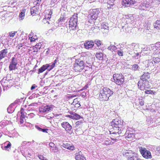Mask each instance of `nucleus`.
Masks as SVG:
<instances>
[{"label": "nucleus", "instance_id": "nucleus-1", "mask_svg": "<svg viewBox=\"0 0 160 160\" xmlns=\"http://www.w3.org/2000/svg\"><path fill=\"white\" fill-rule=\"evenodd\" d=\"M124 123L122 120H119L118 118L114 119L111 123V125L113 129L117 131H118L117 133L121 136H123L125 132V130L122 128Z\"/></svg>", "mask_w": 160, "mask_h": 160}, {"label": "nucleus", "instance_id": "nucleus-2", "mask_svg": "<svg viewBox=\"0 0 160 160\" xmlns=\"http://www.w3.org/2000/svg\"><path fill=\"white\" fill-rule=\"evenodd\" d=\"M113 92L108 88H101L100 91L99 98L100 100L108 101L113 94Z\"/></svg>", "mask_w": 160, "mask_h": 160}, {"label": "nucleus", "instance_id": "nucleus-3", "mask_svg": "<svg viewBox=\"0 0 160 160\" xmlns=\"http://www.w3.org/2000/svg\"><path fill=\"white\" fill-rule=\"evenodd\" d=\"M86 57L81 56L76 60L73 66V69L75 72H81L84 68L85 65V61Z\"/></svg>", "mask_w": 160, "mask_h": 160}, {"label": "nucleus", "instance_id": "nucleus-4", "mask_svg": "<svg viewBox=\"0 0 160 160\" xmlns=\"http://www.w3.org/2000/svg\"><path fill=\"white\" fill-rule=\"evenodd\" d=\"M78 22V14L75 13L70 19L69 24V29L72 30L76 29Z\"/></svg>", "mask_w": 160, "mask_h": 160}, {"label": "nucleus", "instance_id": "nucleus-5", "mask_svg": "<svg viewBox=\"0 0 160 160\" xmlns=\"http://www.w3.org/2000/svg\"><path fill=\"white\" fill-rule=\"evenodd\" d=\"M113 79L115 82L118 85H120L124 82V77L122 74H114L113 75Z\"/></svg>", "mask_w": 160, "mask_h": 160}, {"label": "nucleus", "instance_id": "nucleus-6", "mask_svg": "<svg viewBox=\"0 0 160 160\" xmlns=\"http://www.w3.org/2000/svg\"><path fill=\"white\" fill-rule=\"evenodd\" d=\"M54 107L53 105H48L39 108V111L40 112L42 113L45 112L48 113L49 112L52 111Z\"/></svg>", "mask_w": 160, "mask_h": 160}, {"label": "nucleus", "instance_id": "nucleus-7", "mask_svg": "<svg viewBox=\"0 0 160 160\" xmlns=\"http://www.w3.org/2000/svg\"><path fill=\"white\" fill-rule=\"evenodd\" d=\"M100 12L98 9L91 10L89 12V17L92 20H96L98 17Z\"/></svg>", "mask_w": 160, "mask_h": 160}, {"label": "nucleus", "instance_id": "nucleus-8", "mask_svg": "<svg viewBox=\"0 0 160 160\" xmlns=\"http://www.w3.org/2000/svg\"><path fill=\"white\" fill-rule=\"evenodd\" d=\"M52 14L51 10H48L47 11L46 14L45 16V18L43 20V22L44 23H48V24H52V22L50 20L51 18V15Z\"/></svg>", "mask_w": 160, "mask_h": 160}, {"label": "nucleus", "instance_id": "nucleus-9", "mask_svg": "<svg viewBox=\"0 0 160 160\" xmlns=\"http://www.w3.org/2000/svg\"><path fill=\"white\" fill-rule=\"evenodd\" d=\"M18 63L17 58L15 57L12 58L9 67V70L12 71L15 69Z\"/></svg>", "mask_w": 160, "mask_h": 160}, {"label": "nucleus", "instance_id": "nucleus-10", "mask_svg": "<svg viewBox=\"0 0 160 160\" xmlns=\"http://www.w3.org/2000/svg\"><path fill=\"white\" fill-rule=\"evenodd\" d=\"M148 82H144L139 80L138 82V86L139 88L142 90L147 89L148 88Z\"/></svg>", "mask_w": 160, "mask_h": 160}, {"label": "nucleus", "instance_id": "nucleus-11", "mask_svg": "<svg viewBox=\"0 0 160 160\" xmlns=\"http://www.w3.org/2000/svg\"><path fill=\"white\" fill-rule=\"evenodd\" d=\"M61 126L67 132L72 131V126L67 122H63L61 124Z\"/></svg>", "mask_w": 160, "mask_h": 160}, {"label": "nucleus", "instance_id": "nucleus-12", "mask_svg": "<svg viewBox=\"0 0 160 160\" xmlns=\"http://www.w3.org/2000/svg\"><path fill=\"white\" fill-rule=\"evenodd\" d=\"M137 149H138V148H139V150H147V149H148V150H154L156 148V147L155 146H152V145H149L148 146H146V148L144 146H143L139 144L137 145Z\"/></svg>", "mask_w": 160, "mask_h": 160}, {"label": "nucleus", "instance_id": "nucleus-13", "mask_svg": "<svg viewBox=\"0 0 160 160\" xmlns=\"http://www.w3.org/2000/svg\"><path fill=\"white\" fill-rule=\"evenodd\" d=\"M142 156L146 159L151 158L152 156L150 151H140Z\"/></svg>", "mask_w": 160, "mask_h": 160}, {"label": "nucleus", "instance_id": "nucleus-14", "mask_svg": "<svg viewBox=\"0 0 160 160\" xmlns=\"http://www.w3.org/2000/svg\"><path fill=\"white\" fill-rule=\"evenodd\" d=\"M151 5L150 3L148 2L147 1H145L144 3H141L139 6V9L142 10H145L146 8L150 7Z\"/></svg>", "mask_w": 160, "mask_h": 160}, {"label": "nucleus", "instance_id": "nucleus-15", "mask_svg": "<svg viewBox=\"0 0 160 160\" xmlns=\"http://www.w3.org/2000/svg\"><path fill=\"white\" fill-rule=\"evenodd\" d=\"M150 78L149 73L148 72H144L141 76L140 80H142L144 82H148V80Z\"/></svg>", "mask_w": 160, "mask_h": 160}, {"label": "nucleus", "instance_id": "nucleus-16", "mask_svg": "<svg viewBox=\"0 0 160 160\" xmlns=\"http://www.w3.org/2000/svg\"><path fill=\"white\" fill-rule=\"evenodd\" d=\"M57 62V60L56 59L52 63L45 64L47 71H49L55 67V64Z\"/></svg>", "mask_w": 160, "mask_h": 160}, {"label": "nucleus", "instance_id": "nucleus-17", "mask_svg": "<svg viewBox=\"0 0 160 160\" xmlns=\"http://www.w3.org/2000/svg\"><path fill=\"white\" fill-rule=\"evenodd\" d=\"M94 45V42L92 41H87L84 43V46L85 48L89 49L92 48Z\"/></svg>", "mask_w": 160, "mask_h": 160}, {"label": "nucleus", "instance_id": "nucleus-18", "mask_svg": "<svg viewBox=\"0 0 160 160\" xmlns=\"http://www.w3.org/2000/svg\"><path fill=\"white\" fill-rule=\"evenodd\" d=\"M83 122L82 121H79L76 122L73 127L76 132H78L81 128Z\"/></svg>", "mask_w": 160, "mask_h": 160}, {"label": "nucleus", "instance_id": "nucleus-19", "mask_svg": "<svg viewBox=\"0 0 160 160\" xmlns=\"http://www.w3.org/2000/svg\"><path fill=\"white\" fill-rule=\"evenodd\" d=\"M75 159L76 160H86L85 157L82 155L81 151L78 153H76Z\"/></svg>", "mask_w": 160, "mask_h": 160}, {"label": "nucleus", "instance_id": "nucleus-20", "mask_svg": "<svg viewBox=\"0 0 160 160\" xmlns=\"http://www.w3.org/2000/svg\"><path fill=\"white\" fill-rule=\"evenodd\" d=\"M123 3L125 4L126 6H128V5H132L136 3L137 1H133L132 0H123Z\"/></svg>", "mask_w": 160, "mask_h": 160}, {"label": "nucleus", "instance_id": "nucleus-21", "mask_svg": "<svg viewBox=\"0 0 160 160\" xmlns=\"http://www.w3.org/2000/svg\"><path fill=\"white\" fill-rule=\"evenodd\" d=\"M17 101H15L14 103L11 104L7 108V111L8 113H12L14 111V108L12 107L15 104L17 103Z\"/></svg>", "mask_w": 160, "mask_h": 160}, {"label": "nucleus", "instance_id": "nucleus-22", "mask_svg": "<svg viewBox=\"0 0 160 160\" xmlns=\"http://www.w3.org/2000/svg\"><path fill=\"white\" fill-rule=\"evenodd\" d=\"M127 152H123V156L126 157L128 158V159L130 158V157L133 156V153H132V151H126Z\"/></svg>", "mask_w": 160, "mask_h": 160}, {"label": "nucleus", "instance_id": "nucleus-23", "mask_svg": "<svg viewBox=\"0 0 160 160\" xmlns=\"http://www.w3.org/2000/svg\"><path fill=\"white\" fill-rule=\"evenodd\" d=\"M126 137L127 139H133L134 138L135 134L134 133H129L128 131H126L125 134Z\"/></svg>", "mask_w": 160, "mask_h": 160}, {"label": "nucleus", "instance_id": "nucleus-24", "mask_svg": "<svg viewBox=\"0 0 160 160\" xmlns=\"http://www.w3.org/2000/svg\"><path fill=\"white\" fill-rule=\"evenodd\" d=\"M8 49H4L0 52V59H2L4 58L8 52Z\"/></svg>", "mask_w": 160, "mask_h": 160}, {"label": "nucleus", "instance_id": "nucleus-25", "mask_svg": "<svg viewBox=\"0 0 160 160\" xmlns=\"http://www.w3.org/2000/svg\"><path fill=\"white\" fill-rule=\"evenodd\" d=\"M31 14L34 16L38 14V9L36 7H33L31 9Z\"/></svg>", "mask_w": 160, "mask_h": 160}, {"label": "nucleus", "instance_id": "nucleus-26", "mask_svg": "<svg viewBox=\"0 0 160 160\" xmlns=\"http://www.w3.org/2000/svg\"><path fill=\"white\" fill-rule=\"evenodd\" d=\"M135 44V43H132L131 44H128L125 46V48L127 49V52L129 54H130V53L132 52V46H134Z\"/></svg>", "mask_w": 160, "mask_h": 160}, {"label": "nucleus", "instance_id": "nucleus-27", "mask_svg": "<svg viewBox=\"0 0 160 160\" xmlns=\"http://www.w3.org/2000/svg\"><path fill=\"white\" fill-rule=\"evenodd\" d=\"M34 141L33 140L32 142H26V141H23L21 144V146L19 147L18 149L20 150L25 148H23V147H25L27 145L28 143H31L32 142H34Z\"/></svg>", "mask_w": 160, "mask_h": 160}, {"label": "nucleus", "instance_id": "nucleus-28", "mask_svg": "<svg viewBox=\"0 0 160 160\" xmlns=\"http://www.w3.org/2000/svg\"><path fill=\"white\" fill-rule=\"evenodd\" d=\"M63 147L69 149V150H74L75 149L74 146L71 145L67 143L64 144Z\"/></svg>", "mask_w": 160, "mask_h": 160}, {"label": "nucleus", "instance_id": "nucleus-29", "mask_svg": "<svg viewBox=\"0 0 160 160\" xmlns=\"http://www.w3.org/2000/svg\"><path fill=\"white\" fill-rule=\"evenodd\" d=\"M25 11L26 10L25 9H23L22 10V11L20 13L19 15V20H22L24 19Z\"/></svg>", "mask_w": 160, "mask_h": 160}, {"label": "nucleus", "instance_id": "nucleus-30", "mask_svg": "<svg viewBox=\"0 0 160 160\" xmlns=\"http://www.w3.org/2000/svg\"><path fill=\"white\" fill-rule=\"evenodd\" d=\"M96 56V58L99 60H102L103 59V54L102 52H97Z\"/></svg>", "mask_w": 160, "mask_h": 160}, {"label": "nucleus", "instance_id": "nucleus-31", "mask_svg": "<svg viewBox=\"0 0 160 160\" xmlns=\"http://www.w3.org/2000/svg\"><path fill=\"white\" fill-rule=\"evenodd\" d=\"M147 66V67H148L149 69H151L154 68V65L153 62L152 61L149 60H148Z\"/></svg>", "mask_w": 160, "mask_h": 160}, {"label": "nucleus", "instance_id": "nucleus-32", "mask_svg": "<svg viewBox=\"0 0 160 160\" xmlns=\"http://www.w3.org/2000/svg\"><path fill=\"white\" fill-rule=\"evenodd\" d=\"M154 28L157 29H160V20H157L153 23Z\"/></svg>", "mask_w": 160, "mask_h": 160}, {"label": "nucleus", "instance_id": "nucleus-33", "mask_svg": "<svg viewBox=\"0 0 160 160\" xmlns=\"http://www.w3.org/2000/svg\"><path fill=\"white\" fill-rule=\"evenodd\" d=\"M131 69L132 70L136 71L138 70L140 67L138 64H135L131 66Z\"/></svg>", "mask_w": 160, "mask_h": 160}, {"label": "nucleus", "instance_id": "nucleus-34", "mask_svg": "<svg viewBox=\"0 0 160 160\" xmlns=\"http://www.w3.org/2000/svg\"><path fill=\"white\" fill-rule=\"evenodd\" d=\"M122 29L123 31L126 32H129V31L131 30L130 27H128L127 26H123Z\"/></svg>", "mask_w": 160, "mask_h": 160}, {"label": "nucleus", "instance_id": "nucleus-35", "mask_svg": "<svg viewBox=\"0 0 160 160\" xmlns=\"http://www.w3.org/2000/svg\"><path fill=\"white\" fill-rule=\"evenodd\" d=\"M46 68L45 66V65H42L41 67L39 69H38V73L39 74L40 73H42L43 72V71H45L46 70Z\"/></svg>", "mask_w": 160, "mask_h": 160}, {"label": "nucleus", "instance_id": "nucleus-36", "mask_svg": "<svg viewBox=\"0 0 160 160\" xmlns=\"http://www.w3.org/2000/svg\"><path fill=\"white\" fill-rule=\"evenodd\" d=\"M11 144L9 142H8L7 144L6 143L4 146H2V148L3 149V147H4V148L6 149L10 148L11 147Z\"/></svg>", "mask_w": 160, "mask_h": 160}, {"label": "nucleus", "instance_id": "nucleus-37", "mask_svg": "<svg viewBox=\"0 0 160 160\" xmlns=\"http://www.w3.org/2000/svg\"><path fill=\"white\" fill-rule=\"evenodd\" d=\"M9 80H7L6 79H4V78H3L1 81V83L3 86L6 87L7 86L8 87V85H6L5 83H8L9 82Z\"/></svg>", "mask_w": 160, "mask_h": 160}, {"label": "nucleus", "instance_id": "nucleus-38", "mask_svg": "<svg viewBox=\"0 0 160 160\" xmlns=\"http://www.w3.org/2000/svg\"><path fill=\"white\" fill-rule=\"evenodd\" d=\"M158 57H159V58L154 57L153 58V61L155 63H158L160 62V55L159 54H158Z\"/></svg>", "mask_w": 160, "mask_h": 160}, {"label": "nucleus", "instance_id": "nucleus-39", "mask_svg": "<svg viewBox=\"0 0 160 160\" xmlns=\"http://www.w3.org/2000/svg\"><path fill=\"white\" fill-rule=\"evenodd\" d=\"M94 43L97 45V46L98 47L100 46L102 43V42L101 41L98 39L95 40Z\"/></svg>", "mask_w": 160, "mask_h": 160}, {"label": "nucleus", "instance_id": "nucleus-40", "mask_svg": "<svg viewBox=\"0 0 160 160\" xmlns=\"http://www.w3.org/2000/svg\"><path fill=\"white\" fill-rule=\"evenodd\" d=\"M145 92L146 94H149L152 95H154L156 93V92L155 91L151 90H146Z\"/></svg>", "mask_w": 160, "mask_h": 160}, {"label": "nucleus", "instance_id": "nucleus-41", "mask_svg": "<svg viewBox=\"0 0 160 160\" xmlns=\"http://www.w3.org/2000/svg\"><path fill=\"white\" fill-rule=\"evenodd\" d=\"M17 33V31H12L10 32L9 33V36L10 37L12 38L14 37L16 34Z\"/></svg>", "mask_w": 160, "mask_h": 160}, {"label": "nucleus", "instance_id": "nucleus-42", "mask_svg": "<svg viewBox=\"0 0 160 160\" xmlns=\"http://www.w3.org/2000/svg\"><path fill=\"white\" fill-rule=\"evenodd\" d=\"M108 27L105 24H103L102 25V28L101 29L102 30L103 29H104V30H106V32H108Z\"/></svg>", "mask_w": 160, "mask_h": 160}, {"label": "nucleus", "instance_id": "nucleus-43", "mask_svg": "<svg viewBox=\"0 0 160 160\" xmlns=\"http://www.w3.org/2000/svg\"><path fill=\"white\" fill-rule=\"evenodd\" d=\"M128 160H140V159L138 157L135 156H133L130 157Z\"/></svg>", "mask_w": 160, "mask_h": 160}, {"label": "nucleus", "instance_id": "nucleus-44", "mask_svg": "<svg viewBox=\"0 0 160 160\" xmlns=\"http://www.w3.org/2000/svg\"><path fill=\"white\" fill-rule=\"evenodd\" d=\"M116 47L113 45H111L109 46L108 47V49L110 50H114L116 49Z\"/></svg>", "mask_w": 160, "mask_h": 160}, {"label": "nucleus", "instance_id": "nucleus-45", "mask_svg": "<svg viewBox=\"0 0 160 160\" xmlns=\"http://www.w3.org/2000/svg\"><path fill=\"white\" fill-rule=\"evenodd\" d=\"M42 42L38 43H37L33 47L35 48H36L40 49L42 47Z\"/></svg>", "mask_w": 160, "mask_h": 160}, {"label": "nucleus", "instance_id": "nucleus-46", "mask_svg": "<svg viewBox=\"0 0 160 160\" xmlns=\"http://www.w3.org/2000/svg\"><path fill=\"white\" fill-rule=\"evenodd\" d=\"M74 119L78 120L80 119V118H82V117L79 115L74 113Z\"/></svg>", "mask_w": 160, "mask_h": 160}, {"label": "nucleus", "instance_id": "nucleus-47", "mask_svg": "<svg viewBox=\"0 0 160 160\" xmlns=\"http://www.w3.org/2000/svg\"><path fill=\"white\" fill-rule=\"evenodd\" d=\"M1 39H2V41H3V43H5L6 42L8 41L7 37L5 36L2 37Z\"/></svg>", "mask_w": 160, "mask_h": 160}, {"label": "nucleus", "instance_id": "nucleus-48", "mask_svg": "<svg viewBox=\"0 0 160 160\" xmlns=\"http://www.w3.org/2000/svg\"><path fill=\"white\" fill-rule=\"evenodd\" d=\"M66 18H65L64 17L63 15H61L60 18L58 20L59 22H64V21L66 19Z\"/></svg>", "mask_w": 160, "mask_h": 160}, {"label": "nucleus", "instance_id": "nucleus-49", "mask_svg": "<svg viewBox=\"0 0 160 160\" xmlns=\"http://www.w3.org/2000/svg\"><path fill=\"white\" fill-rule=\"evenodd\" d=\"M70 114H71V115H67L66 117H67L69 118H70L74 119V113L72 112H70Z\"/></svg>", "mask_w": 160, "mask_h": 160}, {"label": "nucleus", "instance_id": "nucleus-50", "mask_svg": "<svg viewBox=\"0 0 160 160\" xmlns=\"http://www.w3.org/2000/svg\"><path fill=\"white\" fill-rule=\"evenodd\" d=\"M123 52L121 49L118 50L117 51V53L119 56H123Z\"/></svg>", "mask_w": 160, "mask_h": 160}, {"label": "nucleus", "instance_id": "nucleus-51", "mask_svg": "<svg viewBox=\"0 0 160 160\" xmlns=\"http://www.w3.org/2000/svg\"><path fill=\"white\" fill-rule=\"evenodd\" d=\"M38 38L36 36L34 37V36H32L31 38L30 39V41L31 42H34L36 40H37Z\"/></svg>", "mask_w": 160, "mask_h": 160}, {"label": "nucleus", "instance_id": "nucleus-52", "mask_svg": "<svg viewBox=\"0 0 160 160\" xmlns=\"http://www.w3.org/2000/svg\"><path fill=\"white\" fill-rule=\"evenodd\" d=\"M54 144L52 142H51L49 143V146L50 147H51V148H52V149L51 148H50V149H52V150H54V149L53 148H54V147H53L54 146Z\"/></svg>", "mask_w": 160, "mask_h": 160}, {"label": "nucleus", "instance_id": "nucleus-53", "mask_svg": "<svg viewBox=\"0 0 160 160\" xmlns=\"http://www.w3.org/2000/svg\"><path fill=\"white\" fill-rule=\"evenodd\" d=\"M108 3L109 4L108 5L109 6H108V8H111V7L114 4L113 2H112L111 3L110 2H108Z\"/></svg>", "mask_w": 160, "mask_h": 160}, {"label": "nucleus", "instance_id": "nucleus-54", "mask_svg": "<svg viewBox=\"0 0 160 160\" xmlns=\"http://www.w3.org/2000/svg\"><path fill=\"white\" fill-rule=\"evenodd\" d=\"M152 2L157 4H159L160 3V0H153Z\"/></svg>", "mask_w": 160, "mask_h": 160}, {"label": "nucleus", "instance_id": "nucleus-55", "mask_svg": "<svg viewBox=\"0 0 160 160\" xmlns=\"http://www.w3.org/2000/svg\"><path fill=\"white\" fill-rule=\"evenodd\" d=\"M38 157L39 159L41 160H44L45 158L43 157L41 155H39L38 156Z\"/></svg>", "mask_w": 160, "mask_h": 160}, {"label": "nucleus", "instance_id": "nucleus-56", "mask_svg": "<svg viewBox=\"0 0 160 160\" xmlns=\"http://www.w3.org/2000/svg\"><path fill=\"white\" fill-rule=\"evenodd\" d=\"M36 87H37V86L35 84H33L31 88V90H32L35 89Z\"/></svg>", "mask_w": 160, "mask_h": 160}, {"label": "nucleus", "instance_id": "nucleus-57", "mask_svg": "<svg viewBox=\"0 0 160 160\" xmlns=\"http://www.w3.org/2000/svg\"><path fill=\"white\" fill-rule=\"evenodd\" d=\"M35 127L37 128L38 131H41L42 130V128H40L38 126L36 125Z\"/></svg>", "mask_w": 160, "mask_h": 160}, {"label": "nucleus", "instance_id": "nucleus-58", "mask_svg": "<svg viewBox=\"0 0 160 160\" xmlns=\"http://www.w3.org/2000/svg\"><path fill=\"white\" fill-rule=\"evenodd\" d=\"M48 130L47 129H42V130L41 131H42L43 132H47V131Z\"/></svg>", "mask_w": 160, "mask_h": 160}, {"label": "nucleus", "instance_id": "nucleus-59", "mask_svg": "<svg viewBox=\"0 0 160 160\" xmlns=\"http://www.w3.org/2000/svg\"><path fill=\"white\" fill-rule=\"evenodd\" d=\"M52 118H53V117H51L49 116H46V118L48 119H50Z\"/></svg>", "mask_w": 160, "mask_h": 160}, {"label": "nucleus", "instance_id": "nucleus-60", "mask_svg": "<svg viewBox=\"0 0 160 160\" xmlns=\"http://www.w3.org/2000/svg\"><path fill=\"white\" fill-rule=\"evenodd\" d=\"M41 0H36V1H37V5H38H38H39L40 3V2Z\"/></svg>", "mask_w": 160, "mask_h": 160}, {"label": "nucleus", "instance_id": "nucleus-61", "mask_svg": "<svg viewBox=\"0 0 160 160\" xmlns=\"http://www.w3.org/2000/svg\"><path fill=\"white\" fill-rule=\"evenodd\" d=\"M57 1V0H51V3H54L56 2Z\"/></svg>", "mask_w": 160, "mask_h": 160}, {"label": "nucleus", "instance_id": "nucleus-62", "mask_svg": "<svg viewBox=\"0 0 160 160\" xmlns=\"http://www.w3.org/2000/svg\"><path fill=\"white\" fill-rule=\"evenodd\" d=\"M53 31V29L51 28L48 31V32L49 33H52Z\"/></svg>", "mask_w": 160, "mask_h": 160}, {"label": "nucleus", "instance_id": "nucleus-63", "mask_svg": "<svg viewBox=\"0 0 160 160\" xmlns=\"http://www.w3.org/2000/svg\"><path fill=\"white\" fill-rule=\"evenodd\" d=\"M88 88V85H86L84 87H83L82 89V90H85L86 89Z\"/></svg>", "mask_w": 160, "mask_h": 160}, {"label": "nucleus", "instance_id": "nucleus-64", "mask_svg": "<svg viewBox=\"0 0 160 160\" xmlns=\"http://www.w3.org/2000/svg\"><path fill=\"white\" fill-rule=\"evenodd\" d=\"M139 104L141 106H143L144 105V102L141 101L139 102Z\"/></svg>", "mask_w": 160, "mask_h": 160}]
</instances>
